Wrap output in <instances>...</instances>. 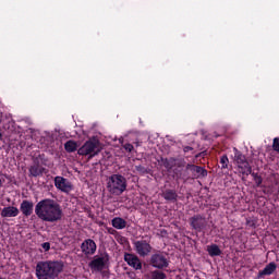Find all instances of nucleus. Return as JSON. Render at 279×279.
Masks as SVG:
<instances>
[{"instance_id":"nucleus-30","label":"nucleus","mask_w":279,"mask_h":279,"mask_svg":"<svg viewBox=\"0 0 279 279\" xmlns=\"http://www.w3.org/2000/svg\"><path fill=\"white\" fill-rule=\"evenodd\" d=\"M41 247L45 250V252H49V250H51V243L45 242L41 244Z\"/></svg>"},{"instance_id":"nucleus-16","label":"nucleus","mask_w":279,"mask_h":279,"mask_svg":"<svg viewBox=\"0 0 279 279\" xmlns=\"http://www.w3.org/2000/svg\"><path fill=\"white\" fill-rule=\"evenodd\" d=\"M29 175L32 178H39L45 173V167L40 166V163L35 162L33 166L29 167L28 169Z\"/></svg>"},{"instance_id":"nucleus-10","label":"nucleus","mask_w":279,"mask_h":279,"mask_svg":"<svg viewBox=\"0 0 279 279\" xmlns=\"http://www.w3.org/2000/svg\"><path fill=\"white\" fill-rule=\"evenodd\" d=\"M124 260L129 267L135 269V271H140L143 269V262L135 254L124 253Z\"/></svg>"},{"instance_id":"nucleus-11","label":"nucleus","mask_w":279,"mask_h":279,"mask_svg":"<svg viewBox=\"0 0 279 279\" xmlns=\"http://www.w3.org/2000/svg\"><path fill=\"white\" fill-rule=\"evenodd\" d=\"M110 260V256L108 254H105L104 257H94V259L89 263L90 269H94V271H104L106 268V263Z\"/></svg>"},{"instance_id":"nucleus-29","label":"nucleus","mask_w":279,"mask_h":279,"mask_svg":"<svg viewBox=\"0 0 279 279\" xmlns=\"http://www.w3.org/2000/svg\"><path fill=\"white\" fill-rule=\"evenodd\" d=\"M123 149H125V151H128L129 154H132V151H134V145L126 143L123 145Z\"/></svg>"},{"instance_id":"nucleus-2","label":"nucleus","mask_w":279,"mask_h":279,"mask_svg":"<svg viewBox=\"0 0 279 279\" xmlns=\"http://www.w3.org/2000/svg\"><path fill=\"white\" fill-rule=\"evenodd\" d=\"M64 269V264L58 260H46L38 262L36 265V276L38 279H56L62 270Z\"/></svg>"},{"instance_id":"nucleus-34","label":"nucleus","mask_w":279,"mask_h":279,"mask_svg":"<svg viewBox=\"0 0 279 279\" xmlns=\"http://www.w3.org/2000/svg\"><path fill=\"white\" fill-rule=\"evenodd\" d=\"M3 120L1 119V113H0V123L2 122Z\"/></svg>"},{"instance_id":"nucleus-21","label":"nucleus","mask_w":279,"mask_h":279,"mask_svg":"<svg viewBox=\"0 0 279 279\" xmlns=\"http://www.w3.org/2000/svg\"><path fill=\"white\" fill-rule=\"evenodd\" d=\"M240 169V173H242V175H252V166H250V161H246L244 163H240V166H238Z\"/></svg>"},{"instance_id":"nucleus-13","label":"nucleus","mask_w":279,"mask_h":279,"mask_svg":"<svg viewBox=\"0 0 279 279\" xmlns=\"http://www.w3.org/2000/svg\"><path fill=\"white\" fill-rule=\"evenodd\" d=\"M276 269H278V264L276 262H270L263 270L258 271L257 279H264L266 276H274Z\"/></svg>"},{"instance_id":"nucleus-22","label":"nucleus","mask_w":279,"mask_h":279,"mask_svg":"<svg viewBox=\"0 0 279 279\" xmlns=\"http://www.w3.org/2000/svg\"><path fill=\"white\" fill-rule=\"evenodd\" d=\"M64 149H65V151H68V154H73V151H77V142H75L73 140H69L64 144Z\"/></svg>"},{"instance_id":"nucleus-23","label":"nucleus","mask_w":279,"mask_h":279,"mask_svg":"<svg viewBox=\"0 0 279 279\" xmlns=\"http://www.w3.org/2000/svg\"><path fill=\"white\" fill-rule=\"evenodd\" d=\"M162 167L167 169L168 171H171L173 167H175V158H162L161 159Z\"/></svg>"},{"instance_id":"nucleus-1","label":"nucleus","mask_w":279,"mask_h":279,"mask_svg":"<svg viewBox=\"0 0 279 279\" xmlns=\"http://www.w3.org/2000/svg\"><path fill=\"white\" fill-rule=\"evenodd\" d=\"M35 215L46 223H58V221H62L64 216L62 206L51 198L39 201L35 206Z\"/></svg>"},{"instance_id":"nucleus-18","label":"nucleus","mask_w":279,"mask_h":279,"mask_svg":"<svg viewBox=\"0 0 279 279\" xmlns=\"http://www.w3.org/2000/svg\"><path fill=\"white\" fill-rule=\"evenodd\" d=\"M111 226H113L116 230H124V228H128V221L121 217H116L111 220Z\"/></svg>"},{"instance_id":"nucleus-12","label":"nucleus","mask_w":279,"mask_h":279,"mask_svg":"<svg viewBox=\"0 0 279 279\" xmlns=\"http://www.w3.org/2000/svg\"><path fill=\"white\" fill-rule=\"evenodd\" d=\"M81 250L85 256H93L97 252V243L93 239H87L81 244Z\"/></svg>"},{"instance_id":"nucleus-8","label":"nucleus","mask_w":279,"mask_h":279,"mask_svg":"<svg viewBox=\"0 0 279 279\" xmlns=\"http://www.w3.org/2000/svg\"><path fill=\"white\" fill-rule=\"evenodd\" d=\"M134 250L138 256H149L151 254V244L147 240H137L133 242Z\"/></svg>"},{"instance_id":"nucleus-4","label":"nucleus","mask_w":279,"mask_h":279,"mask_svg":"<svg viewBox=\"0 0 279 279\" xmlns=\"http://www.w3.org/2000/svg\"><path fill=\"white\" fill-rule=\"evenodd\" d=\"M207 175L208 170H206V168L193 163H187L181 173V178L184 182H189V180H198V178H206Z\"/></svg>"},{"instance_id":"nucleus-6","label":"nucleus","mask_w":279,"mask_h":279,"mask_svg":"<svg viewBox=\"0 0 279 279\" xmlns=\"http://www.w3.org/2000/svg\"><path fill=\"white\" fill-rule=\"evenodd\" d=\"M149 266L155 269H167L169 267V258H167L165 253L158 251L150 256Z\"/></svg>"},{"instance_id":"nucleus-33","label":"nucleus","mask_w":279,"mask_h":279,"mask_svg":"<svg viewBox=\"0 0 279 279\" xmlns=\"http://www.w3.org/2000/svg\"><path fill=\"white\" fill-rule=\"evenodd\" d=\"M2 185H3V182H2L1 179H0V189H1Z\"/></svg>"},{"instance_id":"nucleus-9","label":"nucleus","mask_w":279,"mask_h":279,"mask_svg":"<svg viewBox=\"0 0 279 279\" xmlns=\"http://www.w3.org/2000/svg\"><path fill=\"white\" fill-rule=\"evenodd\" d=\"M54 186L62 193H71L73 191V184L64 177H56Z\"/></svg>"},{"instance_id":"nucleus-19","label":"nucleus","mask_w":279,"mask_h":279,"mask_svg":"<svg viewBox=\"0 0 279 279\" xmlns=\"http://www.w3.org/2000/svg\"><path fill=\"white\" fill-rule=\"evenodd\" d=\"M233 151H234V160L238 167L240 165H244L245 162H247V158L245 157V155H243V153H241V150L234 148Z\"/></svg>"},{"instance_id":"nucleus-5","label":"nucleus","mask_w":279,"mask_h":279,"mask_svg":"<svg viewBox=\"0 0 279 279\" xmlns=\"http://www.w3.org/2000/svg\"><path fill=\"white\" fill-rule=\"evenodd\" d=\"M101 148L99 147V142L97 138H92L84 143V145L78 148V156H89L88 158H95V156L99 155Z\"/></svg>"},{"instance_id":"nucleus-17","label":"nucleus","mask_w":279,"mask_h":279,"mask_svg":"<svg viewBox=\"0 0 279 279\" xmlns=\"http://www.w3.org/2000/svg\"><path fill=\"white\" fill-rule=\"evenodd\" d=\"M19 209L15 206H8L1 210V217L10 218V217H19Z\"/></svg>"},{"instance_id":"nucleus-3","label":"nucleus","mask_w":279,"mask_h":279,"mask_svg":"<svg viewBox=\"0 0 279 279\" xmlns=\"http://www.w3.org/2000/svg\"><path fill=\"white\" fill-rule=\"evenodd\" d=\"M107 190L110 195H123L128 191V179L123 174H112L108 179Z\"/></svg>"},{"instance_id":"nucleus-28","label":"nucleus","mask_w":279,"mask_h":279,"mask_svg":"<svg viewBox=\"0 0 279 279\" xmlns=\"http://www.w3.org/2000/svg\"><path fill=\"white\" fill-rule=\"evenodd\" d=\"M272 149L279 154V137H275L272 141Z\"/></svg>"},{"instance_id":"nucleus-24","label":"nucleus","mask_w":279,"mask_h":279,"mask_svg":"<svg viewBox=\"0 0 279 279\" xmlns=\"http://www.w3.org/2000/svg\"><path fill=\"white\" fill-rule=\"evenodd\" d=\"M150 279H167V274L161 270H153L150 272Z\"/></svg>"},{"instance_id":"nucleus-26","label":"nucleus","mask_w":279,"mask_h":279,"mask_svg":"<svg viewBox=\"0 0 279 279\" xmlns=\"http://www.w3.org/2000/svg\"><path fill=\"white\" fill-rule=\"evenodd\" d=\"M221 169H228V165H230V159H228V155H222L220 157Z\"/></svg>"},{"instance_id":"nucleus-7","label":"nucleus","mask_w":279,"mask_h":279,"mask_svg":"<svg viewBox=\"0 0 279 279\" xmlns=\"http://www.w3.org/2000/svg\"><path fill=\"white\" fill-rule=\"evenodd\" d=\"M190 226L196 232H204L208 226V221L202 215L197 214L190 218Z\"/></svg>"},{"instance_id":"nucleus-27","label":"nucleus","mask_w":279,"mask_h":279,"mask_svg":"<svg viewBox=\"0 0 279 279\" xmlns=\"http://www.w3.org/2000/svg\"><path fill=\"white\" fill-rule=\"evenodd\" d=\"M135 170L138 172V173H142L143 175H145V173H149V171H147V168H145L144 166H135Z\"/></svg>"},{"instance_id":"nucleus-15","label":"nucleus","mask_w":279,"mask_h":279,"mask_svg":"<svg viewBox=\"0 0 279 279\" xmlns=\"http://www.w3.org/2000/svg\"><path fill=\"white\" fill-rule=\"evenodd\" d=\"M161 197H163L166 202L175 204V202H178V192L175 190L167 189L161 193Z\"/></svg>"},{"instance_id":"nucleus-25","label":"nucleus","mask_w":279,"mask_h":279,"mask_svg":"<svg viewBox=\"0 0 279 279\" xmlns=\"http://www.w3.org/2000/svg\"><path fill=\"white\" fill-rule=\"evenodd\" d=\"M251 175H252V178H253V180H254L256 186H257V187H260L262 184H263V177H260V175H259L258 173H256V172H253Z\"/></svg>"},{"instance_id":"nucleus-14","label":"nucleus","mask_w":279,"mask_h":279,"mask_svg":"<svg viewBox=\"0 0 279 279\" xmlns=\"http://www.w3.org/2000/svg\"><path fill=\"white\" fill-rule=\"evenodd\" d=\"M20 210L24 217H32L34 215V203L31 201H23L20 205Z\"/></svg>"},{"instance_id":"nucleus-31","label":"nucleus","mask_w":279,"mask_h":279,"mask_svg":"<svg viewBox=\"0 0 279 279\" xmlns=\"http://www.w3.org/2000/svg\"><path fill=\"white\" fill-rule=\"evenodd\" d=\"M183 151H184V154H189V151H193V147H191V146H185V147L183 148Z\"/></svg>"},{"instance_id":"nucleus-20","label":"nucleus","mask_w":279,"mask_h":279,"mask_svg":"<svg viewBox=\"0 0 279 279\" xmlns=\"http://www.w3.org/2000/svg\"><path fill=\"white\" fill-rule=\"evenodd\" d=\"M207 253L211 257L221 256V254H222L221 248H219V245H217V244L208 245Z\"/></svg>"},{"instance_id":"nucleus-32","label":"nucleus","mask_w":279,"mask_h":279,"mask_svg":"<svg viewBox=\"0 0 279 279\" xmlns=\"http://www.w3.org/2000/svg\"><path fill=\"white\" fill-rule=\"evenodd\" d=\"M140 145H141V142L135 143V147H140Z\"/></svg>"}]
</instances>
